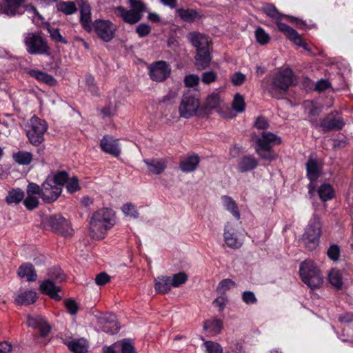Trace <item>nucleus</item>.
<instances>
[{
	"mask_svg": "<svg viewBox=\"0 0 353 353\" xmlns=\"http://www.w3.org/2000/svg\"><path fill=\"white\" fill-rule=\"evenodd\" d=\"M114 212L110 208H102L97 210L90 221V235L94 239H102L105 237L107 230L114 225Z\"/></svg>",
	"mask_w": 353,
	"mask_h": 353,
	"instance_id": "f257e3e1",
	"label": "nucleus"
},
{
	"mask_svg": "<svg viewBox=\"0 0 353 353\" xmlns=\"http://www.w3.org/2000/svg\"><path fill=\"white\" fill-rule=\"evenodd\" d=\"M188 279V276L185 272H179L173 275L171 279V285L174 288H178L183 284Z\"/></svg>",
	"mask_w": 353,
	"mask_h": 353,
	"instance_id": "603ef678",
	"label": "nucleus"
},
{
	"mask_svg": "<svg viewBox=\"0 0 353 353\" xmlns=\"http://www.w3.org/2000/svg\"><path fill=\"white\" fill-rule=\"evenodd\" d=\"M223 236L225 243L231 248H239L243 244L242 240L239 238L236 230L230 223H228L225 225Z\"/></svg>",
	"mask_w": 353,
	"mask_h": 353,
	"instance_id": "f3484780",
	"label": "nucleus"
},
{
	"mask_svg": "<svg viewBox=\"0 0 353 353\" xmlns=\"http://www.w3.org/2000/svg\"><path fill=\"white\" fill-rule=\"evenodd\" d=\"M201 339L203 341V347L205 353H223V347L219 343L212 341H205L203 337H201Z\"/></svg>",
	"mask_w": 353,
	"mask_h": 353,
	"instance_id": "ea45409f",
	"label": "nucleus"
},
{
	"mask_svg": "<svg viewBox=\"0 0 353 353\" xmlns=\"http://www.w3.org/2000/svg\"><path fill=\"white\" fill-rule=\"evenodd\" d=\"M143 162L147 165L148 171L157 175L162 174L168 165V161L165 158L146 159Z\"/></svg>",
	"mask_w": 353,
	"mask_h": 353,
	"instance_id": "4be33fe9",
	"label": "nucleus"
},
{
	"mask_svg": "<svg viewBox=\"0 0 353 353\" xmlns=\"http://www.w3.org/2000/svg\"><path fill=\"white\" fill-rule=\"evenodd\" d=\"M40 290L44 294L50 296L52 299L59 301L61 296L58 294V292L61 290V288L55 284V282L50 279L44 281L40 285Z\"/></svg>",
	"mask_w": 353,
	"mask_h": 353,
	"instance_id": "b1692460",
	"label": "nucleus"
},
{
	"mask_svg": "<svg viewBox=\"0 0 353 353\" xmlns=\"http://www.w3.org/2000/svg\"><path fill=\"white\" fill-rule=\"evenodd\" d=\"M14 160L19 165H29L32 160V154L29 152L19 151L13 154Z\"/></svg>",
	"mask_w": 353,
	"mask_h": 353,
	"instance_id": "58836bf2",
	"label": "nucleus"
},
{
	"mask_svg": "<svg viewBox=\"0 0 353 353\" xmlns=\"http://www.w3.org/2000/svg\"><path fill=\"white\" fill-rule=\"evenodd\" d=\"M37 298V293L33 290L21 291L16 296L14 303L19 305H28L34 303Z\"/></svg>",
	"mask_w": 353,
	"mask_h": 353,
	"instance_id": "393cba45",
	"label": "nucleus"
},
{
	"mask_svg": "<svg viewBox=\"0 0 353 353\" xmlns=\"http://www.w3.org/2000/svg\"><path fill=\"white\" fill-rule=\"evenodd\" d=\"M245 105L243 97L239 93L236 94L232 102L233 109L238 112H242L245 110Z\"/></svg>",
	"mask_w": 353,
	"mask_h": 353,
	"instance_id": "8fccbe9b",
	"label": "nucleus"
},
{
	"mask_svg": "<svg viewBox=\"0 0 353 353\" xmlns=\"http://www.w3.org/2000/svg\"><path fill=\"white\" fill-rule=\"evenodd\" d=\"M51 180H54V183L57 184L62 188V186L66 183L68 179V174L65 171H60L57 172L53 177H48Z\"/></svg>",
	"mask_w": 353,
	"mask_h": 353,
	"instance_id": "09e8293b",
	"label": "nucleus"
},
{
	"mask_svg": "<svg viewBox=\"0 0 353 353\" xmlns=\"http://www.w3.org/2000/svg\"><path fill=\"white\" fill-rule=\"evenodd\" d=\"M27 194H39L41 197V187L34 183H30L27 187Z\"/></svg>",
	"mask_w": 353,
	"mask_h": 353,
	"instance_id": "338daca9",
	"label": "nucleus"
},
{
	"mask_svg": "<svg viewBox=\"0 0 353 353\" xmlns=\"http://www.w3.org/2000/svg\"><path fill=\"white\" fill-rule=\"evenodd\" d=\"M24 198V192L21 189H13L9 192L6 196V201L8 203H18Z\"/></svg>",
	"mask_w": 353,
	"mask_h": 353,
	"instance_id": "79ce46f5",
	"label": "nucleus"
},
{
	"mask_svg": "<svg viewBox=\"0 0 353 353\" xmlns=\"http://www.w3.org/2000/svg\"><path fill=\"white\" fill-rule=\"evenodd\" d=\"M307 175L310 182L308 185L310 192L314 188V182L321 174V165L314 159H310L306 163Z\"/></svg>",
	"mask_w": 353,
	"mask_h": 353,
	"instance_id": "6ab92c4d",
	"label": "nucleus"
},
{
	"mask_svg": "<svg viewBox=\"0 0 353 353\" xmlns=\"http://www.w3.org/2000/svg\"><path fill=\"white\" fill-rule=\"evenodd\" d=\"M278 29L283 32L288 39L294 42L296 45L303 47L304 49L309 50L307 48L306 43L303 41L301 36L293 28L289 26L280 21L276 22Z\"/></svg>",
	"mask_w": 353,
	"mask_h": 353,
	"instance_id": "dca6fc26",
	"label": "nucleus"
},
{
	"mask_svg": "<svg viewBox=\"0 0 353 353\" xmlns=\"http://www.w3.org/2000/svg\"><path fill=\"white\" fill-rule=\"evenodd\" d=\"M136 32L140 37H144L150 33L151 28L146 23H141L137 27Z\"/></svg>",
	"mask_w": 353,
	"mask_h": 353,
	"instance_id": "e2e57ef3",
	"label": "nucleus"
},
{
	"mask_svg": "<svg viewBox=\"0 0 353 353\" xmlns=\"http://www.w3.org/2000/svg\"><path fill=\"white\" fill-rule=\"evenodd\" d=\"M97 35L104 41L108 42L114 35L115 26L109 21L98 20L93 25Z\"/></svg>",
	"mask_w": 353,
	"mask_h": 353,
	"instance_id": "ddd939ff",
	"label": "nucleus"
},
{
	"mask_svg": "<svg viewBox=\"0 0 353 353\" xmlns=\"http://www.w3.org/2000/svg\"><path fill=\"white\" fill-rule=\"evenodd\" d=\"M262 10L264 13H265L268 17L280 20L282 19V15L277 10L276 7L272 4H266L263 6Z\"/></svg>",
	"mask_w": 353,
	"mask_h": 353,
	"instance_id": "a18cd8bd",
	"label": "nucleus"
},
{
	"mask_svg": "<svg viewBox=\"0 0 353 353\" xmlns=\"http://www.w3.org/2000/svg\"><path fill=\"white\" fill-rule=\"evenodd\" d=\"M148 69L150 79L157 82L165 81L171 73L170 65L164 61H159L152 63Z\"/></svg>",
	"mask_w": 353,
	"mask_h": 353,
	"instance_id": "9d476101",
	"label": "nucleus"
},
{
	"mask_svg": "<svg viewBox=\"0 0 353 353\" xmlns=\"http://www.w3.org/2000/svg\"><path fill=\"white\" fill-rule=\"evenodd\" d=\"M217 75L214 71L203 72L201 76V81L205 84H210L216 81Z\"/></svg>",
	"mask_w": 353,
	"mask_h": 353,
	"instance_id": "680f3d73",
	"label": "nucleus"
},
{
	"mask_svg": "<svg viewBox=\"0 0 353 353\" xmlns=\"http://www.w3.org/2000/svg\"><path fill=\"white\" fill-rule=\"evenodd\" d=\"M199 82V77L196 74H189L185 77L184 83L185 86L192 88L198 85Z\"/></svg>",
	"mask_w": 353,
	"mask_h": 353,
	"instance_id": "052dcab7",
	"label": "nucleus"
},
{
	"mask_svg": "<svg viewBox=\"0 0 353 353\" xmlns=\"http://www.w3.org/2000/svg\"><path fill=\"white\" fill-rule=\"evenodd\" d=\"M318 194L322 201L332 199L334 196V190L332 186L327 183L322 184L317 190Z\"/></svg>",
	"mask_w": 353,
	"mask_h": 353,
	"instance_id": "e433bc0d",
	"label": "nucleus"
},
{
	"mask_svg": "<svg viewBox=\"0 0 353 353\" xmlns=\"http://www.w3.org/2000/svg\"><path fill=\"white\" fill-rule=\"evenodd\" d=\"M200 103L192 93L187 92L183 94L179 106V113L181 117L189 119L196 114Z\"/></svg>",
	"mask_w": 353,
	"mask_h": 353,
	"instance_id": "1a4fd4ad",
	"label": "nucleus"
},
{
	"mask_svg": "<svg viewBox=\"0 0 353 353\" xmlns=\"http://www.w3.org/2000/svg\"><path fill=\"white\" fill-rule=\"evenodd\" d=\"M242 300L247 305L255 304L257 299L252 291H244L242 293Z\"/></svg>",
	"mask_w": 353,
	"mask_h": 353,
	"instance_id": "4d7b16f0",
	"label": "nucleus"
},
{
	"mask_svg": "<svg viewBox=\"0 0 353 353\" xmlns=\"http://www.w3.org/2000/svg\"><path fill=\"white\" fill-rule=\"evenodd\" d=\"M258 164V161L255 157L244 156L239 160L237 168L241 172H245L254 170Z\"/></svg>",
	"mask_w": 353,
	"mask_h": 353,
	"instance_id": "cd10ccee",
	"label": "nucleus"
},
{
	"mask_svg": "<svg viewBox=\"0 0 353 353\" xmlns=\"http://www.w3.org/2000/svg\"><path fill=\"white\" fill-rule=\"evenodd\" d=\"M322 223L320 217L314 214L305 228L302 243L309 250H315L319 245Z\"/></svg>",
	"mask_w": 353,
	"mask_h": 353,
	"instance_id": "7ed1b4c3",
	"label": "nucleus"
},
{
	"mask_svg": "<svg viewBox=\"0 0 353 353\" xmlns=\"http://www.w3.org/2000/svg\"><path fill=\"white\" fill-rule=\"evenodd\" d=\"M221 201L223 207L228 211H230L236 219H239L241 215L238 210L237 205L232 198L225 195L221 197Z\"/></svg>",
	"mask_w": 353,
	"mask_h": 353,
	"instance_id": "c9c22d12",
	"label": "nucleus"
},
{
	"mask_svg": "<svg viewBox=\"0 0 353 353\" xmlns=\"http://www.w3.org/2000/svg\"><path fill=\"white\" fill-rule=\"evenodd\" d=\"M176 12L181 19L187 22H193L201 17L195 10L180 8L176 10Z\"/></svg>",
	"mask_w": 353,
	"mask_h": 353,
	"instance_id": "4c0bfd02",
	"label": "nucleus"
},
{
	"mask_svg": "<svg viewBox=\"0 0 353 353\" xmlns=\"http://www.w3.org/2000/svg\"><path fill=\"white\" fill-rule=\"evenodd\" d=\"M62 188L54 183V180L46 179L41 185V199L46 203H52L60 196Z\"/></svg>",
	"mask_w": 353,
	"mask_h": 353,
	"instance_id": "9b49d317",
	"label": "nucleus"
},
{
	"mask_svg": "<svg viewBox=\"0 0 353 353\" xmlns=\"http://www.w3.org/2000/svg\"><path fill=\"white\" fill-rule=\"evenodd\" d=\"M236 283L234 281L230 279H225L219 282L216 287V291L217 293L225 295L227 291L234 288Z\"/></svg>",
	"mask_w": 353,
	"mask_h": 353,
	"instance_id": "37998d69",
	"label": "nucleus"
},
{
	"mask_svg": "<svg viewBox=\"0 0 353 353\" xmlns=\"http://www.w3.org/2000/svg\"><path fill=\"white\" fill-rule=\"evenodd\" d=\"M48 279L54 282H62L65 279V275L59 268H53L48 272Z\"/></svg>",
	"mask_w": 353,
	"mask_h": 353,
	"instance_id": "49530a36",
	"label": "nucleus"
},
{
	"mask_svg": "<svg viewBox=\"0 0 353 353\" xmlns=\"http://www.w3.org/2000/svg\"><path fill=\"white\" fill-rule=\"evenodd\" d=\"M187 38L196 52H203L209 50L208 37L199 32H191L187 35Z\"/></svg>",
	"mask_w": 353,
	"mask_h": 353,
	"instance_id": "2eb2a0df",
	"label": "nucleus"
},
{
	"mask_svg": "<svg viewBox=\"0 0 353 353\" xmlns=\"http://www.w3.org/2000/svg\"><path fill=\"white\" fill-rule=\"evenodd\" d=\"M38 198L32 194H27V197L23 201V204L28 210H32L39 205Z\"/></svg>",
	"mask_w": 353,
	"mask_h": 353,
	"instance_id": "864d4df0",
	"label": "nucleus"
},
{
	"mask_svg": "<svg viewBox=\"0 0 353 353\" xmlns=\"http://www.w3.org/2000/svg\"><path fill=\"white\" fill-rule=\"evenodd\" d=\"M121 210L127 216L133 219H137L139 217V214L136 206L131 203L124 204L121 208Z\"/></svg>",
	"mask_w": 353,
	"mask_h": 353,
	"instance_id": "de8ad7c7",
	"label": "nucleus"
},
{
	"mask_svg": "<svg viewBox=\"0 0 353 353\" xmlns=\"http://www.w3.org/2000/svg\"><path fill=\"white\" fill-rule=\"evenodd\" d=\"M49 224L52 230L63 236H69L73 234L70 223L61 215L52 216L49 219Z\"/></svg>",
	"mask_w": 353,
	"mask_h": 353,
	"instance_id": "f8f14e48",
	"label": "nucleus"
},
{
	"mask_svg": "<svg viewBox=\"0 0 353 353\" xmlns=\"http://www.w3.org/2000/svg\"><path fill=\"white\" fill-rule=\"evenodd\" d=\"M255 37L256 41L262 45L268 43L270 39L269 34L260 27L256 29Z\"/></svg>",
	"mask_w": 353,
	"mask_h": 353,
	"instance_id": "3c124183",
	"label": "nucleus"
},
{
	"mask_svg": "<svg viewBox=\"0 0 353 353\" xmlns=\"http://www.w3.org/2000/svg\"><path fill=\"white\" fill-rule=\"evenodd\" d=\"M98 323L101 330L109 334H115L118 332L119 327L116 316L114 314H105L98 319Z\"/></svg>",
	"mask_w": 353,
	"mask_h": 353,
	"instance_id": "aec40b11",
	"label": "nucleus"
},
{
	"mask_svg": "<svg viewBox=\"0 0 353 353\" xmlns=\"http://www.w3.org/2000/svg\"><path fill=\"white\" fill-rule=\"evenodd\" d=\"M200 159L198 155L194 154L181 159L179 168L183 172H193L199 163Z\"/></svg>",
	"mask_w": 353,
	"mask_h": 353,
	"instance_id": "bb28decb",
	"label": "nucleus"
},
{
	"mask_svg": "<svg viewBox=\"0 0 353 353\" xmlns=\"http://www.w3.org/2000/svg\"><path fill=\"white\" fill-rule=\"evenodd\" d=\"M28 74L38 80L40 82L44 83L48 85H54L57 84V80L51 75L38 70H30Z\"/></svg>",
	"mask_w": 353,
	"mask_h": 353,
	"instance_id": "7c9ffc66",
	"label": "nucleus"
},
{
	"mask_svg": "<svg viewBox=\"0 0 353 353\" xmlns=\"http://www.w3.org/2000/svg\"><path fill=\"white\" fill-rule=\"evenodd\" d=\"M100 146L103 152L114 157H118L121 153L119 140L112 136H104L101 140Z\"/></svg>",
	"mask_w": 353,
	"mask_h": 353,
	"instance_id": "a211bd4d",
	"label": "nucleus"
},
{
	"mask_svg": "<svg viewBox=\"0 0 353 353\" xmlns=\"http://www.w3.org/2000/svg\"><path fill=\"white\" fill-rule=\"evenodd\" d=\"M26 134L30 142L34 145H38L44 140V133L47 130V125L45 121L36 117H32L26 126Z\"/></svg>",
	"mask_w": 353,
	"mask_h": 353,
	"instance_id": "0eeeda50",
	"label": "nucleus"
},
{
	"mask_svg": "<svg viewBox=\"0 0 353 353\" xmlns=\"http://www.w3.org/2000/svg\"><path fill=\"white\" fill-rule=\"evenodd\" d=\"M120 353H136V350L132 343L122 341H120Z\"/></svg>",
	"mask_w": 353,
	"mask_h": 353,
	"instance_id": "69168bd1",
	"label": "nucleus"
},
{
	"mask_svg": "<svg viewBox=\"0 0 353 353\" xmlns=\"http://www.w3.org/2000/svg\"><path fill=\"white\" fill-rule=\"evenodd\" d=\"M171 278L169 276H162L155 280L154 288L159 293H166L171 290Z\"/></svg>",
	"mask_w": 353,
	"mask_h": 353,
	"instance_id": "f704fd0d",
	"label": "nucleus"
},
{
	"mask_svg": "<svg viewBox=\"0 0 353 353\" xmlns=\"http://www.w3.org/2000/svg\"><path fill=\"white\" fill-rule=\"evenodd\" d=\"M68 312L71 315H75L79 310L77 303L73 299H67L64 301Z\"/></svg>",
	"mask_w": 353,
	"mask_h": 353,
	"instance_id": "bf43d9fd",
	"label": "nucleus"
},
{
	"mask_svg": "<svg viewBox=\"0 0 353 353\" xmlns=\"http://www.w3.org/2000/svg\"><path fill=\"white\" fill-rule=\"evenodd\" d=\"M48 31L50 34V37L56 42L66 43V40L60 34L59 30L57 28H52L50 26L48 25Z\"/></svg>",
	"mask_w": 353,
	"mask_h": 353,
	"instance_id": "5fc2aeb1",
	"label": "nucleus"
},
{
	"mask_svg": "<svg viewBox=\"0 0 353 353\" xmlns=\"http://www.w3.org/2000/svg\"><path fill=\"white\" fill-rule=\"evenodd\" d=\"M103 353H120V341L103 347Z\"/></svg>",
	"mask_w": 353,
	"mask_h": 353,
	"instance_id": "774afa93",
	"label": "nucleus"
},
{
	"mask_svg": "<svg viewBox=\"0 0 353 353\" xmlns=\"http://www.w3.org/2000/svg\"><path fill=\"white\" fill-rule=\"evenodd\" d=\"M23 1L24 0H4L3 3H0V13L10 16L21 14L23 12L21 10Z\"/></svg>",
	"mask_w": 353,
	"mask_h": 353,
	"instance_id": "412c9836",
	"label": "nucleus"
},
{
	"mask_svg": "<svg viewBox=\"0 0 353 353\" xmlns=\"http://www.w3.org/2000/svg\"><path fill=\"white\" fill-rule=\"evenodd\" d=\"M68 349L74 353H85L88 351V344L84 339H79L66 342Z\"/></svg>",
	"mask_w": 353,
	"mask_h": 353,
	"instance_id": "72a5a7b5",
	"label": "nucleus"
},
{
	"mask_svg": "<svg viewBox=\"0 0 353 353\" xmlns=\"http://www.w3.org/2000/svg\"><path fill=\"white\" fill-rule=\"evenodd\" d=\"M299 273L303 282L311 289L318 288L323 284V277L321 270L311 260L301 263Z\"/></svg>",
	"mask_w": 353,
	"mask_h": 353,
	"instance_id": "20e7f679",
	"label": "nucleus"
},
{
	"mask_svg": "<svg viewBox=\"0 0 353 353\" xmlns=\"http://www.w3.org/2000/svg\"><path fill=\"white\" fill-rule=\"evenodd\" d=\"M223 328V321L213 318L204 322L203 329L208 331L210 336H214L221 333Z\"/></svg>",
	"mask_w": 353,
	"mask_h": 353,
	"instance_id": "c85d7f7f",
	"label": "nucleus"
},
{
	"mask_svg": "<svg viewBox=\"0 0 353 353\" xmlns=\"http://www.w3.org/2000/svg\"><path fill=\"white\" fill-rule=\"evenodd\" d=\"M344 125L342 119L336 118L334 115L330 114L326 116L321 122L320 128L323 131H329L332 130H340Z\"/></svg>",
	"mask_w": 353,
	"mask_h": 353,
	"instance_id": "5701e85b",
	"label": "nucleus"
},
{
	"mask_svg": "<svg viewBox=\"0 0 353 353\" xmlns=\"http://www.w3.org/2000/svg\"><path fill=\"white\" fill-rule=\"evenodd\" d=\"M340 249L336 245H332L327 250V254L332 261H337L339 256Z\"/></svg>",
	"mask_w": 353,
	"mask_h": 353,
	"instance_id": "0e129e2a",
	"label": "nucleus"
},
{
	"mask_svg": "<svg viewBox=\"0 0 353 353\" xmlns=\"http://www.w3.org/2000/svg\"><path fill=\"white\" fill-rule=\"evenodd\" d=\"M245 79L244 74L241 72H236L231 76L230 80L234 85L239 86L245 82Z\"/></svg>",
	"mask_w": 353,
	"mask_h": 353,
	"instance_id": "13d9d810",
	"label": "nucleus"
},
{
	"mask_svg": "<svg viewBox=\"0 0 353 353\" xmlns=\"http://www.w3.org/2000/svg\"><path fill=\"white\" fill-rule=\"evenodd\" d=\"M211 61V57L209 50L203 52H196L195 56V66L197 70H202L207 68Z\"/></svg>",
	"mask_w": 353,
	"mask_h": 353,
	"instance_id": "2f4dec72",
	"label": "nucleus"
},
{
	"mask_svg": "<svg viewBox=\"0 0 353 353\" xmlns=\"http://www.w3.org/2000/svg\"><path fill=\"white\" fill-rule=\"evenodd\" d=\"M17 274L21 278L26 277L28 281H34L37 278L34 267L30 263L21 265L18 269Z\"/></svg>",
	"mask_w": 353,
	"mask_h": 353,
	"instance_id": "473e14b6",
	"label": "nucleus"
},
{
	"mask_svg": "<svg viewBox=\"0 0 353 353\" xmlns=\"http://www.w3.org/2000/svg\"><path fill=\"white\" fill-rule=\"evenodd\" d=\"M58 10L65 14H72L77 11V7L72 1H62L58 4Z\"/></svg>",
	"mask_w": 353,
	"mask_h": 353,
	"instance_id": "c03bdc74",
	"label": "nucleus"
},
{
	"mask_svg": "<svg viewBox=\"0 0 353 353\" xmlns=\"http://www.w3.org/2000/svg\"><path fill=\"white\" fill-rule=\"evenodd\" d=\"M26 323L29 327L39 329L41 337L47 336L51 330L47 321L39 315H28Z\"/></svg>",
	"mask_w": 353,
	"mask_h": 353,
	"instance_id": "4468645a",
	"label": "nucleus"
},
{
	"mask_svg": "<svg viewBox=\"0 0 353 353\" xmlns=\"http://www.w3.org/2000/svg\"><path fill=\"white\" fill-rule=\"evenodd\" d=\"M220 103L221 99L219 95L216 93H212L206 98L203 108L208 110L216 109L219 106Z\"/></svg>",
	"mask_w": 353,
	"mask_h": 353,
	"instance_id": "a19ab883",
	"label": "nucleus"
},
{
	"mask_svg": "<svg viewBox=\"0 0 353 353\" xmlns=\"http://www.w3.org/2000/svg\"><path fill=\"white\" fill-rule=\"evenodd\" d=\"M66 189L70 193H73L79 190V181L76 176L68 178L66 181Z\"/></svg>",
	"mask_w": 353,
	"mask_h": 353,
	"instance_id": "6e6d98bb",
	"label": "nucleus"
},
{
	"mask_svg": "<svg viewBox=\"0 0 353 353\" xmlns=\"http://www.w3.org/2000/svg\"><path fill=\"white\" fill-rule=\"evenodd\" d=\"M252 139L254 143L255 152L261 159L272 161L277 158L272 147L281 143L279 137L270 132L263 131L260 134L253 133Z\"/></svg>",
	"mask_w": 353,
	"mask_h": 353,
	"instance_id": "f03ea898",
	"label": "nucleus"
},
{
	"mask_svg": "<svg viewBox=\"0 0 353 353\" xmlns=\"http://www.w3.org/2000/svg\"><path fill=\"white\" fill-rule=\"evenodd\" d=\"M345 272L339 270L336 268L332 269L327 275L330 283L337 289H340L343 285V281Z\"/></svg>",
	"mask_w": 353,
	"mask_h": 353,
	"instance_id": "c756f323",
	"label": "nucleus"
},
{
	"mask_svg": "<svg viewBox=\"0 0 353 353\" xmlns=\"http://www.w3.org/2000/svg\"><path fill=\"white\" fill-rule=\"evenodd\" d=\"M130 5L132 8L130 10H127L122 6H117L114 8V11L115 14L124 22L135 24L142 18L143 12L145 10V6L138 0H130Z\"/></svg>",
	"mask_w": 353,
	"mask_h": 353,
	"instance_id": "39448f33",
	"label": "nucleus"
},
{
	"mask_svg": "<svg viewBox=\"0 0 353 353\" xmlns=\"http://www.w3.org/2000/svg\"><path fill=\"white\" fill-rule=\"evenodd\" d=\"M81 18L80 22L83 28L88 32L92 29L90 7L87 3H82L80 8Z\"/></svg>",
	"mask_w": 353,
	"mask_h": 353,
	"instance_id": "a878e982",
	"label": "nucleus"
},
{
	"mask_svg": "<svg viewBox=\"0 0 353 353\" xmlns=\"http://www.w3.org/2000/svg\"><path fill=\"white\" fill-rule=\"evenodd\" d=\"M24 43L27 52L31 54H47L49 47L45 39L37 33L28 32L26 34Z\"/></svg>",
	"mask_w": 353,
	"mask_h": 353,
	"instance_id": "6e6552de",
	"label": "nucleus"
},
{
	"mask_svg": "<svg viewBox=\"0 0 353 353\" xmlns=\"http://www.w3.org/2000/svg\"><path fill=\"white\" fill-rule=\"evenodd\" d=\"M293 83V73L290 69L283 70L275 74L269 92L272 95L278 97L287 91Z\"/></svg>",
	"mask_w": 353,
	"mask_h": 353,
	"instance_id": "423d86ee",
	"label": "nucleus"
}]
</instances>
